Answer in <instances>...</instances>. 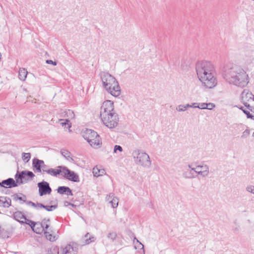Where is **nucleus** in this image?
<instances>
[{"label":"nucleus","mask_w":254,"mask_h":254,"mask_svg":"<svg viewBox=\"0 0 254 254\" xmlns=\"http://www.w3.org/2000/svg\"><path fill=\"white\" fill-rule=\"evenodd\" d=\"M197 77L202 85L211 89L217 84L216 74L214 65L208 61H198L195 64Z\"/></svg>","instance_id":"f257e3e1"},{"label":"nucleus","mask_w":254,"mask_h":254,"mask_svg":"<svg viewBox=\"0 0 254 254\" xmlns=\"http://www.w3.org/2000/svg\"><path fill=\"white\" fill-rule=\"evenodd\" d=\"M223 77L230 84L240 88L247 86L250 82V77L247 71L242 67L234 65L227 69Z\"/></svg>","instance_id":"f03ea898"},{"label":"nucleus","mask_w":254,"mask_h":254,"mask_svg":"<svg viewBox=\"0 0 254 254\" xmlns=\"http://www.w3.org/2000/svg\"><path fill=\"white\" fill-rule=\"evenodd\" d=\"M100 78L103 87L108 93L116 97L120 95L121 88L114 76L108 72H101Z\"/></svg>","instance_id":"7ed1b4c3"},{"label":"nucleus","mask_w":254,"mask_h":254,"mask_svg":"<svg viewBox=\"0 0 254 254\" xmlns=\"http://www.w3.org/2000/svg\"><path fill=\"white\" fill-rule=\"evenodd\" d=\"M82 135L90 145L96 149L99 148L102 145V140L100 135L94 130L85 129L82 131Z\"/></svg>","instance_id":"20e7f679"},{"label":"nucleus","mask_w":254,"mask_h":254,"mask_svg":"<svg viewBox=\"0 0 254 254\" xmlns=\"http://www.w3.org/2000/svg\"><path fill=\"white\" fill-rule=\"evenodd\" d=\"M132 156L136 164L146 168L151 167V161L150 157L145 152L139 149H135L132 153Z\"/></svg>","instance_id":"39448f33"},{"label":"nucleus","mask_w":254,"mask_h":254,"mask_svg":"<svg viewBox=\"0 0 254 254\" xmlns=\"http://www.w3.org/2000/svg\"><path fill=\"white\" fill-rule=\"evenodd\" d=\"M114 111V106L113 102L110 100L104 101L100 109L101 118H105V120L109 118L110 115H117Z\"/></svg>","instance_id":"423d86ee"},{"label":"nucleus","mask_w":254,"mask_h":254,"mask_svg":"<svg viewBox=\"0 0 254 254\" xmlns=\"http://www.w3.org/2000/svg\"><path fill=\"white\" fill-rule=\"evenodd\" d=\"M34 177L35 175L31 171H22L20 172L17 171L15 175V179L18 185L28 183L32 180Z\"/></svg>","instance_id":"0eeeda50"},{"label":"nucleus","mask_w":254,"mask_h":254,"mask_svg":"<svg viewBox=\"0 0 254 254\" xmlns=\"http://www.w3.org/2000/svg\"><path fill=\"white\" fill-rule=\"evenodd\" d=\"M58 168H62L63 169L62 175L66 179L74 182L79 181L78 175L74 172L69 170L66 167L59 166Z\"/></svg>","instance_id":"6e6552de"},{"label":"nucleus","mask_w":254,"mask_h":254,"mask_svg":"<svg viewBox=\"0 0 254 254\" xmlns=\"http://www.w3.org/2000/svg\"><path fill=\"white\" fill-rule=\"evenodd\" d=\"M78 246L75 243L70 244L64 247H61L58 252V254H77Z\"/></svg>","instance_id":"1a4fd4ad"},{"label":"nucleus","mask_w":254,"mask_h":254,"mask_svg":"<svg viewBox=\"0 0 254 254\" xmlns=\"http://www.w3.org/2000/svg\"><path fill=\"white\" fill-rule=\"evenodd\" d=\"M101 118V120L105 126L109 128H113L116 127L118 124L119 118L118 115H110L109 118Z\"/></svg>","instance_id":"9d476101"},{"label":"nucleus","mask_w":254,"mask_h":254,"mask_svg":"<svg viewBox=\"0 0 254 254\" xmlns=\"http://www.w3.org/2000/svg\"><path fill=\"white\" fill-rule=\"evenodd\" d=\"M38 187L39 188V192L40 196L50 194L52 191V189L49 183L47 182L43 181L39 183L38 184Z\"/></svg>","instance_id":"9b49d317"},{"label":"nucleus","mask_w":254,"mask_h":254,"mask_svg":"<svg viewBox=\"0 0 254 254\" xmlns=\"http://www.w3.org/2000/svg\"><path fill=\"white\" fill-rule=\"evenodd\" d=\"M241 102L246 106L247 104H249L248 102L251 100L254 101V95L248 90L245 89L241 93Z\"/></svg>","instance_id":"f8f14e48"},{"label":"nucleus","mask_w":254,"mask_h":254,"mask_svg":"<svg viewBox=\"0 0 254 254\" xmlns=\"http://www.w3.org/2000/svg\"><path fill=\"white\" fill-rule=\"evenodd\" d=\"M105 200L114 208L117 207L118 206L119 199L117 197L115 196L113 193H110L109 194H107L105 197Z\"/></svg>","instance_id":"ddd939ff"},{"label":"nucleus","mask_w":254,"mask_h":254,"mask_svg":"<svg viewBox=\"0 0 254 254\" xmlns=\"http://www.w3.org/2000/svg\"><path fill=\"white\" fill-rule=\"evenodd\" d=\"M245 107L249 111L246 110L243 107H241L240 109L247 115V118L254 120V105H251L249 104H247Z\"/></svg>","instance_id":"4468645a"},{"label":"nucleus","mask_w":254,"mask_h":254,"mask_svg":"<svg viewBox=\"0 0 254 254\" xmlns=\"http://www.w3.org/2000/svg\"><path fill=\"white\" fill-rule=\"evenodd\" d=\"M0 186L4 188H11L18 186V184L17 181H15L13 179L8 178L0 182Z\"/></svg>","instance_id":"2eb2a0df"},{"label":"nucleus","mask_w":254,"mask_h":254,"mask_svg":"<svg viewBox=\"0 0 254 254\" xmlns=\"http://www.w3.org/2000/svg\"><path fill=\"white\" fill-rule=\"evenodd\" d=\"M199 168L197 171H201L202 172H204L202 175H197V176H199L202 178L207 177L209 174V166L203 163H200L198 165Z\"/></svg>","instance_id":"dca6fc26"},{"label":"nucleus","mask_w":254,"mask_h":254,"mask_svg":"<svg viewBox=\"0 0 254 254\" xmlns=\"http://www.w3.org/2000/svg\"><path fill=\"white\" fill-rule=\"evenodd\" d=\"M32 165L36 169V171L39 173L42 171L41 168L45 166L44 162L37 158L33 159Z\"/></svg>","instance_id":"f3484780"},{"label":"nucleus","mask_w":254,"mask_h":254,"mask_svg":"<svg viewBox=\"0 0 254 254\" xmlns=\"http://www.w3.org/2000/svg\"><path fill=\"white\" fill-rule=\"evenodd\" d=\"M96 240V238L87 233L81 240V245H85L93 242Z\"/></svg>","instance_id":"a211bd4d"},{"label":"nucleus","mask_w":254,"mask_h":254,"mask_svg":"<svg viewBox=\"0 0 254 254\" xmlns=\"http://www.w3.org/2000/svg\"><path fill=\"white\" fill-rule=\"evenodd\" d=\"M92 173L93 176L95 177H99L106 174L105 170L104 169L102 168L101 167H98L97 166L93 168Z\"/></svg>","instance_id":"6ab92c4d"},{"label":"nucleus","mask_w":254,"mask_h":254,"mask_svg":"<svg viewBox=\"0 0 254 254\" xmlns=\"http://www.w3.org/2000/svg\"><path fill=\"white\" fill-rule=\"evenodd\" d=\"M13 217L15 220L20 223H24V221L27 220L26 217L20 211H16L13 214Z\"/></svg>","instance_id":"aec40b11"},{"label":"nucleus","mask_w":254,"mask_h":254,"mask_svg":"<svg viewBox=\"0 0 254 254\" xmlns=\"http://www.w3.org/2000/svg\"><path fill=\"white\" fill-rule=\"evenodd\" d=\"M62 170L63 169L62 168H58V167L57 169L51 168L48 170H44V169H43V171L46 172L47 174L51 176H57V175H60V174H62Z\"/></svg>","instance_id":"412c9836"},{"label":"nucleus","mask_w":254,"mask_h":254,"mask_svg":"<svg viewBox=\"0 0 254 254\" xmlns=\"http://www.w3.org/2000/svg\"><path fill=\"white\" fill-rule=\"evenodd\" d=\"M61 154L62 156L68 161L70 162H73L74 160L72 158L71 153L67 150L61 149L60 151Z\"/></svg>","instance_id":"4be33fe9"},{"label":"nucleus","mask_w":254,"mask_h":254,"mask_svg":"<svg viewBox=\"0 0 254 254\" xmlns=\"http://www.w3.org/2000/svg\"><path fill=\"white\" fill-rule=\"evenodd\" d=\"M53 231L51 228L49 229V230L45 231L44 234L46 239L51 242H54L57 240L56 236L53 235Z\"/></svg>","instance_id":"5701e85b"},{"label":"nucleus","mask_w":254,"mask_h":254,"mask_svg":"<svg viewBox=\"0 0 254 254\" xmlns=\"http://www.w3.org/2000/svg\"><path fill=\"white\" fill-rule=\"evenodd\" d=\"M60 116L61 117L65 118V119H68V121H69L70 120L74 118V114L72 111L68 110L61 113V115Z\"/></svg>","instance_id":"b1692460"},{"label":"nucleus","mask_w":254,"mask_h":254,"mask_svg":"<svg viewBox=\"0 0 254 254\" xmlns=\"http://www.w3.org/2000/svg\"><path fill=\"white\" fill-rule=\"evenodd\" d=\"M11 199L6 197H0V206L8 207L10 205Z\"/></svg>","instance_id":"393cba45"},{"label":"nucleus","mask_w":254,"mask_h":254,"mask_svg":"<svg viewBox=\"0 0 254 254\" xmlns=\"http://www.w3.org/2000/svg\"><path fill=\"white\" fill-rule=\"evenodd\" d=\"M40 224L41 225V226L44 230V232L49 230L48 229L49 228L50 225V220L49 218H44L42 220Z\"/></svg>","instance_id":"a878e982"},{"label":"nucleus","mask_w":254,"mask_h":254,"mask_svg":"<svg viewBox=\"0 0 254 254\" xmlns=\"http://www.w3.org/2000/svg\"><path fill=\"white\" fill-rule=\"evenodd\" d=\"M28 72L25 68H20L19 70V78L22 81H24L27 75Z\"/></svg>","instance_id":"bb28decb"},{"label":"nucleus","mask_w":254,"mask_h":254,"mask_svg":"<svg viewBox=\"0 0 254 254\" xmlns=\"http://www.w3.org/2000/svg\"><path fill=\"white\" fill-rule=\"evenodd\" d=\"M188 167L190 169V170L191 171V172H193L195 175H202L204 173L201 171H197L199 168L198 165L195 167L193 166V165H189Z\"/></svg>","instance_id":"cd10ccee"},{"label":"nucleus","mask_w":254,"mask_h":254,"mask_svg":"<svg viewBox=\"0 0 254 254\" xmlns=\"http://www.w3.org/2000/svg\"><path fill=\"white\" fill-rule=\"evenodd\" d=\"M59 122L63 127L64 126L65 127L69 129L71 127V123L70 122V121H68V119H60Z\"/></svg>","instance_id":"c85d7f7f"},{"label":"nucleus","mask_w":254,"mask_h":254,"mask_svg":"<svg viewBox=\"0 0 254 254\" xmlns=\"http://www.w3.org/2000/svg\"><path fill=\"white\" fill-rule=\"evenodd\" d=\"M32 230L37 234H41L42 232L44 231L41 225L40 224V223L37 222H36L35 225L34 226V228H32Z\"/></svg>","instance_id":"c756f323"},{"label":"nucleus","mask_w":254,"mask_h":254,"mask_svg":"<svg viewBox=\"0 0 254 254\" xmlns=\"http://www.w3.org/2000/svg\"><path fill=\"white\" fill-rule=\"evenodd\" d=\"M183 176L186 179L194 178L196 175L193 172H191L190 170H187L183 173Z\"/></svg>","instance_id":"7c9ffc66"},{"label":"nucleus","mask_w":254,"mask_h":254,"mask_svg":"<svg viewBox=\"0 0 254 254\" xmlns=\"http://www.w3.org/2000/svg\"><path fill=\"white\" fill-rule=\"evenodd\" d=\"M188 108L189 107H187V104L186 105L181 104V105H179L177 106L176 107V109L178 112H181L186 111Z\"/></svg>","instance_id":"2f4dec72"},{"label":"nucleus","mask_w":254,"mask_h":254,"mask_svg":"<svg viewBox=\"0 0 254 254\" xmlns=\"http://www.w3.org/2000/svg\"><path fill=\"white\" fill-rule=\"evenodd\" d=\"M0 237L2 238H8V233L7 231L0 226Z\"/></svg>","instance_id":"473e14b6"},{"label":"nucleus","mask_w":254,"mask_h":254,"mask_svg":"<svg viewBox=\"0 0 254 254\" xmlns=\"http://www.w3.org/2000/svg\"><path fill=\"white\" fill-rule=\"evenodd\" d=\"M22 196H19L18 194H14L13 195V198L15 200H19L21 201H22L23 202H24L26 201V197L25 195H23L22 194H20Z\"/></svg>","instance_id":"72a5a7b5"},{"label":"nucleus","mask_w":254,"mask_h":254,"mask_svg":"<svg viewBox=\"0 0 254 254\" xmlns=\"http://www.w3.org/2000/svg\"><path fill=\"white\" fill-rule=\"evenodd\" d=\"M57 205H44V208L48 211H52L56 209L57 208Z\"/></svg>","instance_id":"f704fd0d"},{"label":"nucleus","mask_w":254,"mask_h":254,"mask_svg":"<svg viewBox=\"0 0 254 254\" xmlns=\"http://www.w3.org/2000/svg\"><path fill=\"white\" fill-rule=\"evenodd\" d=\"M67 187L62 186L59 187L57 189V191L59 193L63 194L65 193Z\"/></svg>","instance_id":"c9c22d12"},{"label":"nucleus","mask_w":254,"mask_h":254,"mask_svg":"<svg viewBox=\"0 0 254 254\" xmlns=\"http://www.w3.org/2000/svg\"><path fill=\"white\" fill-rule=\"evenodd\" d=\"M31 158V155L30 153H23L22 154V159L26 162H28Z\"/></svg>","instance_id":"e433bc0d"},{"label":"nucleus","mask_w":254,"mask_h":254,"mask_svg":"<svg viewBox=\"0 0 254 254\" xmlns=\"http://www.w3.org/2000/svg\"><path fill=\"white\" fill-rule=\"evenodd\" d=\"M253 61V58L248 59L246 61L245 64L248 68L249 67H252L254 66Z\"/></svg>","instance_id":"4c0bfd02"},{"label":"nucleus","mask_w":254,"mask_h":254,"mask_svg":"<svg viewBox=\"0 0 254 254\" xmlns=\"http://www.w3.org/2000/svg\"><path fill=\"white\" fill-rule=\"evenodd\" d=\"M24 223L29 225L31 229H32V228H34V226L35 225L36 222H35L32 220L27 219V220L24 221Z\"/></svg>","instance_id":"58836bf2"},{"label":"nucleus","mask_w":254,"mask_h":254,"mask_svg":"<svg viewBox=\"0 0 254 254\" xmlns=\"http://www.w3.org/2000/svg\"><path fill=\"white\" fill-rule=\"evenodd\" d=\"M107 237L112 241H114L117 237V234L115 232H111L108 234Z\"/></svg>","instance_id":"ea45409f"},{"label":"nucleus","mask_w":254,"mask_h":254,"mask_svg":"<svg viewBox=\"0 0 254 254\" xmlns=\"http://www.w3.org/2000/svg\"><path fill=\"white\" fill-rule=\"evenodd\" d=\"M246 190L247 191L254 194V186L248 185L246 187Z\"/></svg>","instance_id":"a19ab883"},{"label":"nucleus","mask_w":254,"mask_h":254,"mask_svg":"<svg viewBox=\"0 0 254 254\" xmlns=\"http://www.w3.org/2000/svg\"><path fill=\"white\" fill-rule=\"evenodd\" d=\"M206 109L212 110L215 107V105L213 103H206Z\"/></svg>","instance_id":"79ce46f5"},{"label":"nucleus","mask_w":254,"mask_h":254,"mask_svg":"<svg viewBox=\"0 0 254 254\" xmlns=\"http://www.w3.org/2000/svg\"><path fill=\"white\" fill-rule=\"evenodd\" d=\"M118 150L120 152H122L123 151V148H122V146H121L120 145H116L114 146V153H117V151Z\"/></svg>","instance_id":"37998d69"},{"label":"nucleus","mask_w":254,"mask_h":254,"mask_svg":"<svg viewBox=\"0 0 254 254\" xmlns=\"http://www.w3.org/2000/svg\"><path fill=\"white\" fill-rule=\"evenodd\" d=\"M198 103L195 102V103H192L191 104H187V107H188L189 108H198Z\"/></svg>","instance_id":"c03bdc74"},{"label":"nucleus","mask_w":254,"mask_h":254,"mask_svg":"<svg viewBox=\"0 0 254 254\" xmlns=\"http://www.w3.org/2000/svg\"><path fill=\"white\" fill-rule=\"evenodd\" d=\"M206 103H198V108L200 109H206Z\"/></svg>","instance_id":"a18cd8bd"},{"label":"nucleus","mask_w":254,"mask_h":254,"mask_svg":"<svg viewBox=\"0 0 254 254\" xmlns=\"http://www.w3.org/2000/svg\"><path fill=\"white\" fill-rule=\"evenodd\" d=\"M250 130L249 129H246L243 132L242 135V138H246L250 134Z\"/></svg>","instance_id":"49530a36"},{"label":"nucleus","mask_w":254,"mask_h":254,"mask_svg":"<svg viewBox=\"0 0 254 254\" xmlns=\"http://www.w3.org/2000/svg\"><path fill=\"white\" fill-rule=\"evenodd\" d=\"M46 63L47 64H52L54 65H56L57 64V63L56 62L53 61L52 60H46Z\"/></svg>","instance_id":"de8ad7c7"},{"label":"nucleus","mask_w":254,"mask_h":254,"mask_svg":"<svg viewBox=\"0 0 254 254\" xmlns=\"http://www.w3.org/2000/svg\"><path fill=\"white\" fill-rule=\"evenodd\" d=\"M64 207H67L68 206H69V205H70V206H71L72 207L75 206V205L74 204H73L72 203H71L70 202H68L67 201H64Z\"/></svg>","instance_id":"09e8293b"},{"label":"nucleus","mask_w":254,"mask_h":254,"mask_svg":"<svg viewBox=\"0 0 254 254\" xmlns=\"http://www.w3.org/2000/svg\"><path fill=\"white\" fill-rule=\"evenodd\" d=\"M65 194H66L67 195H73L71 190L68 187L67 188Z\"/></svg>","instance_id":"8fccbe9b"},{"label":"nucleus","mask_w":254,"mask_h":254,"mask_svg":"<svg viewBox=\"0 0 254 254\" xmlns=\"http://www.w3.org/2000/svg\"><path fill=\"white\" fill-rule=\"evenodd\" d=\"M65 194H66L67 195H73L71 190L68 187L67 188Z\"/></svg>","instance_id":"3c124183"},{"label":"nucleus","mask_w":254,"mask_h":254,"mask_svg":"<svg viewBox=\"0 0 254 254\" xmlns=\"http://www.w3.org/2000/svg\"><path fill=\"white\" fill-rule=\"evenodd\" d=\"M44 205L42 204V203H36V207L35 208H37V209H39V208H44Z\"/></svg>","instance_id":"603ef678"},{"label":"nucleus","mask_w":254,"mask_h":254,"mask_svg":"<svg viewBox=\"0 0 254 254\" xmlns=\"http://www.w3.org/2000/svg\"><path fill=\"white\" fill-rule=\"evenodd\" d=\"M27 204L29 205H30L32 207H36V203L31 201H28L27 202Z\"/></svg>","instance_id":"864d4df0"},{"label":"nucleus","mask_w":254,"mask_h":254,"mask_svg":"<svg viewBox=\"0 0 254 254\" xmlns=\"http://www.w3.org/2000/svg\"><path fill=\"white\" fill-rule=\"evenodd\" d=\"M134 239L136 240L137 242L141 246L142 248H143V245L141 243H140L135 238Z\"/></svg>","instance_id":"5fc2aeb1"},{"label":"nucleus","mask_w":254,"mask_h":254,"mask_svg":"<svg viewBox=\"0 0 254 254\" xmlns=\"http://www.w3.org/2000/svg\"><path fill=\"white\" fill-rule=\"evenodd\" d=\"M46 167V165H45V166L44 167V168H42V169H44V170H46V169H45Z\"/></svg>","instance_id":"6e6d98bb"},{"label":"nucleus","mask_w":254,"mask_h":254,"mask_svg":"<svg viewBox=\"0 0 254 254\" xmlns=\"http://www.w3.org/2000/svg\"><path fill=\"white\" fill-rule=\"evenodd\" d=\"M253 136L254 137V132L253 133Z\"/></svg>","instance_id":"4d7b16f0"}]
</instances>
